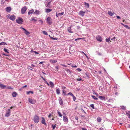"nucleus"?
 Returning <instances> with one entry per match:
<instances>
[{
	"label": "nucleus",
	"mask_w": 130,
	"mask_h": 130,
	"mask_svg": "<svg viewBox=\"0 0 130 130\" xmlns=\"http://www.w3.org/2000/svg\"><path fill=\"white\" fill-rule=\"evenodd\" d=\"M52 10L49 9H46V12L47 13H48L52 11Z\"/></svg>",
	"instance_id": "28"
},
{
	"label": "nucleus",
	"mask_w": 130,
	"mask_h": 130,
	"mask_svg": "<svg viewBox=\"0 0 130 130\" xmlns=\"http://www.w3.org/2000/svg\"><path fill=\"white\" fill-rule=\"evenodd\" d=\"M57 113L58 114V115L59 117H62V115L61 114L60 112H59L58 111H57Z\"/></svg>",
	"instance_id": "32"
},
{
	"label": "nucleus",
	"mask_w": 130,
	"mask_h": 130,
	"mask_svg": "<svg viewBox=\"0 0 130 130\" xmlns=\"http://www.w3.org/2000/svg\"><path fill=\"white\" fill-rule=\"evenodd\" d=\"M108 101L110 102H112L113 100L112 99H110L108 100Z\"/></svg>",
	"instance_id": "55"
},
{
	"label": "nucleus",
	"mask_w": 130,
	"mask_h": 130,
	"mask_svg": "<svg viewBox=\"0 0 130 130\" xmlns=\"http://www.w3.org/2000/svg\"><path fill=\"white\" fill-rule=\"evenodd\" d=\"M51 2H49L47 4V6L48 7H49L50 6L51 4Z\"/></svg>",
	"instance_id": "48"
},
{
	"label": "nucleus",
	"mask_w": 130,
	"mask_h": 130,
	"mask_svg": "<svg viewBox=\"0 0 130 130\" xmlns=\"http://www.w3.org/2000/svg\"><path fill=\"white\" fill-rule=\"evenodd\" d=\"M10 109H8L6 111V113L5 115L6 117H8L10 116Z\"/></svg>",
	"instance_id": "7"
},
{
	"label": "nucleus",
	"mask_w": 130,
	"mask_h": 130,
	"mask_svg": "<svg viewBox=\"0 0 130 130\" xmlns=\"http://www.w3.org/2000/svg\"><path fill=\"white\" fill-rule=\"evenodd\" d=\"M39 22L40 23H41V24L43 23V22L41 20H39Z\"/></svg>",
	"instance_id": "50"
},
{
	"label": "nucleus",
	"mask_w": 130,
	"mask_h": 130,
	"mask_svg": "<svg viewBox=\"0 0 130 130\" xmlns=\"http://www.w3.org/2000/svg\"><path fill=\"white\" fill-rule=\"evenodd\" d=\"M33 93V92L32 91H28L27 92V94H32Z\"/></svg>",
	"instance_id": "29"
},
{
	"label": "nucleus",
	"mask_w": 130,
	"mask_h": 130,
	"mask_svg": "<svg viewBox=\"0 0 130 130\" xmlns=\"http://www.w3.org/2000/svg\"><path fill=\"white\" fill-rule=\"evenodd\" d=\"M67 95H70L73 97V98H75L73 94L71 92H70L67 94Z\"/></svg>",
	"instance_id": "24"
},
{
	"label": "nucleus",
	"mask_w": 130,
	"mask_h": 130,
	"mask_svg": "<svg viewBox=\"0 0 130 130\" xmlns=\"http://www.w3.org/2000/svg\"><path fill=\"white\" fill-rule=\"evenodd\" d=\"M34 9H32L30 10L28 12V14L30 15V14H32L34 12Z\"/></svg>",
	"instance_id": "16"
},
{
	"label": "nucleus",
	"mask_w": 130,
	"mask_h": 130,
	"mask_svg": "<svg viewBox=\"0 0 130 130\" xmlns=\"http://www.w3.org/2000/svg\"><path fill=\"white\" fill-rule=\"evenodd\" d=\"M39 116L36 115L34 116L33 120L35 123H37L39 121Z\"/></svg>",
	"instance_id": "2"
},
{
	"label": "nucleus",
	"mask_w": 130,
	"mask_h": 130,
	"mask_svg": "<svg viewBox=\"0 0 130 130\" xmlns=\"http://www.w3.org/2000/svg\"><path fill=\"white\" fill-rule=\"evenodd\" d=\"M61 87L63 89H65L66 88V87L64 86H62Z\"/></svg>",
	"instance_id": "49"
},
{
	"label": "nucleus",
	"mask_w": 130,
	"mask_h": 130,
	"mask_svg": "<svg viewBox=\"0 0 130 130\" xmlns=\"http://www.w3.org/2000/svg\"><path fill=\"white\" fill-rule=\"evenodd\" d=\"M93 94H96V95L97 96H96V97H98V94L97 93H96L94 91H93Z\"/></svg>",
	"instance_id": "46"
},
{
	"label": "nucleus",
	"mask_w": 130,
	"mask_h": 130,
	"mask_svg": "<svg viewBox=\"0 0 130 130\" xmlns=\"http://www.w3.org/2000/svg\"><path fill=\"white\" fill-rule=\"evenodd\" d=\"M81 110L83 112H84L85 113H86V112L84 111V110L83 109L81 108Z\"/></svg>",
	"instance_id": "54"
},
{
	"label": "nucleus",
	"mask_w": 130,
	"mask_h": 130,
	"mask_svg": "<svg viewBox=\"0 0 130 130\" xmlns=\"http://www.w3.org/2000/svg\"><path fill=\"white\" fill-rule=\"evenodd\" d=\"M58 67L57 66H56L55 67V69L56 70H58Z\"/></svg>",
	"instance_id": "52"
},
{
	"label": "nucleus",
	"mask_w": 130,
	"mask_h": 130,
	"mask_svg": "<svg viewBox=\"0 0 130 130\" xmlns=\"http://www.w3.org/2000/svg\"><path fill=\"white\" fill-rule=\"evenodd\" d=\"M52 19L50 17H48L46 19L47 22L49 24L51 25L52 23Z\"/></svg>",
	"instance_id": "4"
},
{
	"label": "nucleus",
	"mask_w": 130,
	"mask_h": 130,
	"mask_svg": "<svg viewBox=\"0 0 130 130\" xmlns=\"http://www.w3.org/2000/svg\"><path fill=\"white\" fill-rule=\"evenodd\" d=\"M85 75L88 78H89L90 75L87 72H86L85 73Z\"/></svg>",
	"instance_id": "33"
},
{
	"label": "nucleus",
	"mask_w": 130,
	"mask_h": 130,
	"mask_svg": "<svg viewBox=\"0 0 130 130\" xmlns=\"http://www.w3.org/2000/svg\"><path fill=\"white\" fill-rule=\"evenodd\" d=\"M59 103L60 105H63V103L62 101V100L61 98H59Z\"/></svg>",
	"instance_id": "14"
},
{
	"label": "nucleus",
	"mask_w": 130,
	"mask_h": 130,
	"mask_svg": "<svg viewBox=\"0 0 130 130\" xmlns=\"http://www.w3.org/2000/svg\"><path fill=\"white\" fill-rule=\"evenodd\" d=\"M90 106L93 109H94L95 108L94 107V105L93 104L90 105Z\"/></svg>",
	"instance_id": "40"
},
{
	"label": "nucleus",
	"mask_w": 130,
	"mask_h": 130,
	"mask_svg": "<svg viewBox=\"0 0 130 130\" xmlns=\"http://www.w3.org/2000/svg\"><path fill=\"white\" fill-rule=\"evenodd\" d=\"M50 61L52 63H55L57 61V59H55V60H53L52 59H50Z\"/></svg>",
	"instance_id": "17"
},
{
	"label": "nucleus",
	"mask_w": 130,
	"mask_h": 130,
	"mask_svg": "<svg viewBox=\"0 0 130 130\" xmlns=\"http://www.w3.org/2000/svg\"><path fill=\"white\" fill-rule=\"evenodd\" d=\"M28 100L29 102L31 104H34L36 102V101L31 98H29Z\"/></svg>",
	"instance_id": "9"
},
{
	"label": "nucleus",
	"mask_w": 130,
	"mask_h": 130,
	"mask_svg": "<svg viewBox=\"0 0 130 130\" xmlns=\"http://www.w3.org/2000/svg\"><path fill=\"white\" fill-rule=\"evenodd\" d=\"M34 14H40V11L38 10H36L35 11Z\"/></svg>",
	"instance_id": "22"
},
{
	"label": "nucleus",
	"mask_w": 130,
	"mask_h": 130,
	"mask_svg": "<svg viewBox=\"0 0 130 130\" xmlns=\"http://www.w3.org/2000/svg\"><path fill=\"white\" fill-rule=\"evenodd\" d=\"M126 115L129 118H130V112L128 111V113H126Z\"/></svg>",
	"instance_id": "34"
},
{
	"label": "nucleus",
	"mask_w": 130,
	"mask_h": 130,
	"mask_svg": "<svg viewBox=\"0 0 130 130\" xmlns=\"http://www.w3.org/2000/svg\"><path fill=\"white\" fill-rule=\"evenodd\" d=\"M5 10L7 12H9L11 10V8L10 7H7L5 8Z\"/></svg>",
	"instance_id": "12"
},
{
	"label": "nucleus",
	"mask_w": 130,
	"mask_h": 130,
	"mask_svg": "<svg viewBox=\"0 0 130 130\" xmlns=\"http://www.w3.org/2000/svg\"><path fill=\"white\" fill-rule=\"evenodd\" d=\"M66 71H67V72L69 73H71V71L70 70H69V69H67L66 70Z\"/></svg>",
	"instance_id": "42"
},
{
	"label": "nucleus",
	"mask_w": 130,
	"mask_h": 130,
	"mask_svg": "<svg viewBox=\"0 0 130 130\" xmlns=\"http://www.w3.org/2000/svg\"><path fill=\"white\" fill-rule=\"evenodd\" d=\"M101 100H103L105 101L106 100L107 98H99Z\"/></svg>",
	"instance_id": "47"
},
{
	"label": "nucleus",
	"mask_w": 130,
	"mask_h": 130,
	"mask_svg": "<svg viewBox=\"0 0 130 130\" xmlns=\"http://www.w3.org/2000/svg\"><path fill=\"white\" fill-rule=\"evenodd\" d=\"M54 39H53V40H57L58 39V38H54Z\"/></svg>",
	"instance_id": "63"
},
{
	"label": "nucleus",
	"mask_w": 130,
	"mask_h": 130,
	"mask_svg": "<svg viewBox=\"0 0 130 130\" xmlns=\"http://www.w3.org/2000/svg\"><path fill=\"white\" fill-rule=\"evenodd\" d=\"M26 10L27 8L26 6H24L21 9V13L22 14H24L25 13Z\"/></svg>",
	"instance_id": "6"
},
{
	"label": "nucleus",
	"mask_w": 130,
	"mask_h": 130,
	"mask_svg": "<svg viewBox=\"0 0 130 130\" xmlns=\"http://www.w3.org/2000/svg\"><path fill=\"white\" fill-rule=\"evenodd\" d=\"M96 38L97 40L101 42L102 40V37L100 35H98L96 36Z\"/></svg>",
	"instance_id": "8"
},
{
	"label": "nucleus",
	"mask_w": 130,
	"mask_h": 130,
	"mask_svg": "<svg viewBox=\"0 0 130 130\" xmlns=\"http://www.w3.org/2000/svg\"><path fill=\"white\" fill-rule=\"evenodd\" d=\"M43 33L44 35H48V34L47 32H46L45 31H43Z\"/></svg>",
	"instance_id": "38"
},
{
	"label": "nucleus",
	"mask_w": 130,
	"mask_h": 130,
	"mask_svg": "<svg viewBox=\"0 0 130 130\" xmlns=\"http://www.w3.org/2000/svg\"><path fill=\"white\" fill-rule=\"evenodd\" d=\"M63 121L64 122H68V118H67V117L64 116L63 117Z\"/></svg>",
	"instance_id": "13"
},
{
	"label": "nucleus",
	"mask_w": 130,
	"mask_h": 130,
	"mask_svg": "<svg viewBox=\"0 0 130 130\" xmlns=\"http://www.w3.org/2000/svg\"><path fill=\"white\" fill-rule=\"evenodd\" d=\"M0 88L6 89H12L13 88L8 86L5 85L3 84H0Z\"/></svg>",
	"instance_id": "1"
},
{
	"label": "nucleus",
	"mask_w": 130,
	"mask_h": 130,
	"mask_svg": "<svg viewBox=\"0 0 130 130\" xmlns=\"http://www.w3.org/2000/svg\"><path fill=\"white\" fill-rule=\"evenodd\" d=\"M50 86L51 88H53L54 87V85L53 83L52 82H50Z\"/></svg>",
	"instance_id": "18"
},
{
	"label": "nucleus",
	"mask_w": 130,
	"mask_h": 130,
	"mask_svg": "<svg viewBox=\"0 0 130 130\" xmlns=\"http://www.w3.org/2000/svg\"><path fill=\"white\" fill-rule=\"evenodd\" d=\"M84 4L86 7H87V8L89 7V5L88 3L85 2Z\"/></svg>",
	"instance_id": "30"
},
{
	"label": "nucleus",
	"mask_w": 130,
	"mask_h": 130,
	"mask_svg": "<svg viewBox=\"0 0 130 130\" xmlns=\"http://www.w3.org/2000/svg\"><path fill=\"white\" fill-rule=\"evenodd\" d=\"M34 21V22H35L37 21V20L35 19L34 18H31V20L30 21Z\"/></svg>",
	"instance_id": "35"
},
{
	"label": "nucleus",
	"mask_w": 130,
	"mask_h": 130,
	"mask_svg": "<svg viewBox=\"0 0 130 130\" xmlns=\"http://www.w3.org/2000/svg\"><path fill=\"white\" fill-rule=\"evenodd\" d=\"M15 17L14 15H11L10 17V20L13 21H14L15 20Z\"/></svg>",
	"instance_id": "15"
},
{
	"label": "nucleus",
	"mask_w": 130,
	"mask_h": 130,
	"mask_svg": "<svg viewBox=\"0 0 130 130\" xmlns=\"http://www.w3.org/2000/svg\"><path fill=\"white\" fill-rule=\"evenodd\" d=\"M11 16H10V14H8L7 15V17L9 18V19H10V17Z\"/></svg>",
	"instance_id": "59"
},
{
	"label": "nucleus",
	"mask_w": 130,
	"mask_h": 130,
	"mask_svg": "<svg viewBox=\"0 0 130 130\" xmlns=\"http://www.w3.org/2000/svg\"><path fill=\"white\" fill-rule=\"evenodd\" d=\"M89 12V11L86 10L84 11H79V15H81L82 16H83L84 15V13H87L88 12Z\"/></svg>",
	"instance_id": "5"
},
{
	"label": "nucleus",
	"mask_w": 130,
	"mask_h": 130,
	"mask_svg": "<svg viewBox=\"0 0 130 130\" xmlns=\"http://www.w3.org/2000/svg\"><path fill=\"white\" fill-rule=\"evenodd\" d=\"M108 14L110 16H112L113 15V13L111 12V11H109L108 12Z\"/></svg>",
	"instance_id": "26"
},
{
	"label": "nucleus",
	"mask_w": 130,
	"mask_h": 130,
	"mask_svg": "<svg viewBox=\"0 0 130 130\" xmlns=\"http://www.w3.org/2000/svg\"><path fill=\"white\" fill-rule=\"evenodd\" d=\"M21 28H22L25 31V33L27 35H28L29 34V32L27 31V30L25 29L24 28H23L22 27H21Z\"/></svg>",
	"instance_id": "11"
},
{
	"label": "nucleus",
	"mask_w": 130,
	"mask_h": 130,
	"mask_svg": "<svg viewBox=\"0 0 130 130\" xmlns=\"http://www.w3.org/2000/svg\"><path fill=\"white\" fill-rule=\"evenodd\" d=\"M76 70H77V71H80V72L82 71V70H81V69H80V68H78L77 69H76Z\"/></svg>",
	"instance_id": "51"
},
{
	"label": "nucleus",
	"mask_w": 130,
	"mask_h": 130,
	"mask_svg": "<svg viewBox=\"0 0 130 130\" xmlns=\"http://www.w3.org/2000/svg\"><path fill=\"white\" fill-rule=\"evenodd\" d=\"M64 14L63 12H62L61 13H58V14L57 13H56V16L57 17H58L59 16H61L63 15Z\"/></svg>",
	"instance_id": "19"
},
{
	"label": "nucleus",
	"mask_w": 130,
	"mask_h": 130,
	"mask_svg": "<svg viewBox=\"0 0 130 130\" xmlns=\"http://www.w3.org/2000/svg\"><path fill=\"white\" fill-rule=\"evenodd\" d=\"M27 68L28 69H30V70H32L33 69L32 68L29 66H28Z\"/></svg>",
	"instance_id": "43"
},
{
	"label": "nucleus",
	"mask_w": 130,
	"mask_h": 130,
	"mask_svg": "<svg viewBox=\"0 0 130 130\" xmlns=\"http://www.w3.org/2000/svg\"><path fill=\"white\" fill-rule=\"evenodd\" d=\"M56 92L57 93L59 94L60 93V90L59 88H58L56 89Z\"/></svg>",
	"instance_id": "25"
},
{
	"label": "nucleus",
	"mask_w": 130,
	"mask_h": 130,
	"mask_svg": "<svg viewBox=\"0 0 130 130\" xmlns=\"http://www.w3.org/2000/svg\"><path fill=\"white\" fill-rule=\"evenodd\" d=\"M51 114H50L48 116V118H50L51 117Z\"/></svg>",
	"instance_id": "64"
},
{
	"label": "nucleus",
	"mask_w": 130,
	"mask_h": 130,
	"mask_svg": "<svg viewBox=\"0 0 130 130\" xmlns=\"http://www.w3.org/2000/svg\"><path fill=\"white\" fill-rule=\"evenodd\" d=\"M116 17L118 19H120L121 18L120 17H119V16H116Z\"/></svg>",
	"instance_id": "60"
},
{
	"label": "nucleus",
	"mask_w": 130,
	"mask_h": 130,
	"mask_svg": "<svg viewBox=\"0 0 130 130\" xmlns=\"http://www.w3.org/2000/svg\"><path fill=\"white\" fill-rule=\"evenodd\" d=\"M121 24L127 28L128 29H129L130 28V27H129L127 25H124L122 23H121Z\"/></svg>",
	"instance_id": "20"
},
{
	"label": "nucleus",
	"mask_w": 130,
	"mask_h": 130,
	"mask_svg": "<svg viewBox=\"0 0 130 130\" xmlns=\"http://www.w3.org/2000/svg\"><path fill=\"white\" fill-rule=\"evenodd\" d=\"M102 120L101 118L100 117H98L97 119V121L98 122H100Z\"/></svg>",
	"instance_id": "21"
},
{
	"label": "nucleus",
	"mask_w": 130,
	"mask_h": 130,
	"mask_svg": "<svg viewBox=\"0 0 130 130\" xmlns=\"http://www.w3.org/2000/svg\"><path fill=\"white\" fill-rule=\"evenodd\" d=\"M17 95V93L15 92H13L12 93V95L13 97H15Z\"/></svg>",
	"instance_id": "23"
},
{
	"label": "nucleus",
	"mask_w": 130,
	"mask_h": 130,
	"mask_svg": "<svg viewBox=\"0 0 130 130\" xmlns=\"http://www.w3.org/2000/svg\"><path fill=\"white\" fill-rule=\"evenodd\" d=\"M110 39V37L106 39V42H109Z\"/></svg>",
	"instance_id": "36"
},
{
	"label": "nucleus",
	"mask_w": 130,
	"mask_h": 130,
	"mask_svg": "<svg viewBox=\"0 0 130 130\" xmlns=\"http://www.w3.org/2000/svg\"><path fill=\"white\" fill-rule=\"evenodd\" d=\"M100 130H104L103 128L102 127H101L99 129Z\"/></svg>",
	"instance_id": "57"
},
{
	"label": "nucleus",
	"mask_w": 130,
	"mask_h": 130,
	"mask_svg": "<svg viewBox=\"0 0 130 130\" xmlns=\"http://www.w3.org/2000/svg\"><path fill=\"white\" fill-rule=\"evenodd\" d=\"M41 118L42 119L41 122L42 123L44 124V125L46 126L47 124L45 122V119L43 117H42Z\"/></svg>",
	"instance_id": "10"
},
{
	"label": "nucleus",
	"mask_w": 130,
	"mask_h": 130,
	"mask_svg": "<svg viewBox=\"0 0 130 130\" xmlns=\"http://www.w3.org/2000/svg\"><path fill=\"white\" fill-rule=\"evenodd\" d=\"M4 51H5V52H6L8 53H9V52L8 51V49H6V48H4Z\"/></svg>",
	"instance_id": "41"
},
{
	"label": "nucleus",
	"mask_w": 130,
	"mask_h": 130,
	"mask_svg": "<svg viewBox=\"0 0 130 130\" xmlns=\"http://www.w3.org/2000/svg\"><path fill=\"white\" fill-rule=\"evenodd\" d=\"M84 54L86 56L87 59H89V58L88 57V56L85 53H84Z\"/></svg>",
	"instance_id": "56"
},
{
	"label": "nucleus",
	"mask_w": 130,
	"mask_h": 130,
	"mask_svg": "<svg viewBox=\"0 0 130 130\" xmlns=\"http://www.w3.org/2000/svg\"><path fill=\"white\" fill-rule=\"evenodd\" d=\"M68 30L69 32L70 33H73V32L71 31V28L70 27H68Z\"/></svg>",
	"instance_id": "27"
},
{
	"label": "nucleus",
	"mask_w": 130,
	"mask_h": 130,
	"mask_svg": "<svg viewBox=\"0 0 130 130\" xmlns=\"http://www.w3.org/2000/svg\"><path fill=\"white\" fill-rule=\"evenodd\" d=\"M52 126L53 127V129H54L56 127V125H53V124L52 125Z\"/></svg>",
	"instance_id": "39"
},
{
	"label": "nucleus",
	"mask_w": 130,
	"mask_h": 130,
	"mask_svg": "<svg viewBox=\"0 0 130 130\" xmlns=\"http://www.w3.org/2000/svg\"><path fill=\"white\" fill-rule=\"evenodd\" d=\"M77 80L78 81H81L82 80V79L81 78L79 79H77Z\"/></svg>",
	"instance_id": "53"
},
{
	"label": "nucleus",
	"mask_w": 130,
	"mask_h": 130,
	"mask_svg": "<svg viewBox=\"0 0 130 130\" xmlns=\"http://www.w3.org/2000/svg\"><path fill=\"white\" fill-rule=\"evenodd\" d=\"M75 119L76 120H78V117H75Z\"/></svg>",
	"instance_id": "61"
},
{
	"label": "nucleus",
	"mask_w": 130,
	"mask_h": 130,
	"mask_svg": "<svg viewBox=\"0 0 130 130\" xmlns=\"http://www.w3.org/2000/svg\"><path fill=\"white\" fill-rule=\"evenodd\" d=\"M16 22L20 24H21L23 22V19L20 17H19L16 20Z\"/></svg>",
	"instance_id": "3"
},
{
	"label": "nucleus",
	"mask_w": 130,
	"mask_h": 130,
	"mask_svg": "<svg viewBox=\"0 0 130 130\" xmlns=\"http://www.w3.org/2000/svg\"><path fill=\"white\" fill-rule=\"evenodd\" d=\"M62 93L64 95H67V94H66V91H65V90H62Z\"/></svg>",
	"instance_id": "44"
},
{
	"label": "nucleus",
	"mask_w": 130,
	"mask_h": 130,
	"mask_svg": "<svg viewBox=\"0 0 130 130\" xmlns=\"http://www.w3.org/2000/svg\"><path fill=\"white\" fill-rule=\"evenodd\" d=\"M121 107L122 109H123V110H125L126 108V107L124 106H121Z\"/></svg>",
	"instance_id": "37"
},
{
	"label": "nucleus",
	"mask_w": 130,
	"mask_h": 130,
	"mask_svg": "<svg viewBox=\"0 0 130 130\" xmlns=\"http://www.w3.org/2000/svg\"><path fill=\"white\" fill-rule=\"evenodd\" d=\"M71 66L72 68H76L77 67V66L75 64H72Z\"/></svg>",
	"instance_id": "45"
},
{
	"label": "nucleus",
	"mask_w": 130,
	"mask_h": 130,
	"mask_svg": "<svg viewBox=\"0 0 130 130\" xmlns=\"http://www.w3.org/2000/svg\"><path fill=\"white\" fill-rule=\"evenodd\" d=\"M82 130H87V129L85 128H83L82 129Z\"/></svg>",
	"instance_id": "62"
},
{
	"label": "nucleus",
	"mask_w": 130,
	"mask_h": 130,
	"mask_svg": "<svg viewBox=\"0 0 130 130\" xmlns=\"http://www.w3.org/2000/svg\"><path fill=\"white\" fill-rule=\"evenodd\" d=\"M6 44H7V43H6L5 42H2L0 43V45H4Z\"/></svg>",
	"instance_id": "31"
},
{
	"label": "nucleus",
	"mask_w": 130,
	"mask_h": 130,
	"mask_svg": "<svg viewBox=\"0 0 130 130\" xmlns=\"http://www.w3.org/2000/svg\"><path fill=\"white\" fill-rule=\"evenodd\" d=\"M61 66H63L64 67H67V66H66V65H65L64 64H60Z\"/></svg>",
	"instance_id": "58"
}]
</instances>
